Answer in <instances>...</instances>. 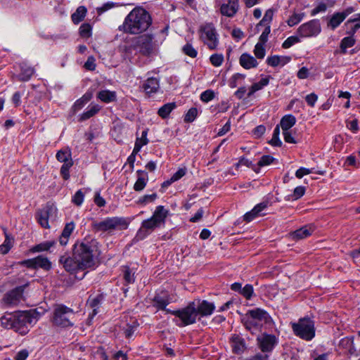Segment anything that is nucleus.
<instances>
[{
    "instance_id": "nucleus-1",
    "label": "nucleus",
    "mask_w": 360,
    "mask_h": 360,
    "mask_svg": "<svg viewBox=\"0 0 360 360\" xmlns=\"http://www.w3.org/2000/svg\"><path fill=\"white\" fill-rule=\"evenodd\" d=\"M41 316L37 309L15 311L14 331L25 335L30 330V326L34 324Z\"/></svg>"
},
{
    "instance_id": "nucleus-2",
    "label": "nucleus",
    "mask_w": 360,
    "mask_h": 360,
    "mask_svg": "<svg viewBox=\"0 0 360 360\" xmlns=\"http://www.w3.org/2000/svg\"><path fill=\"white\" fill-rule=\"evenodd\" d=\"M73 255L81 265L82 270L90 268L95 264L94 248L89 244L84 243L75 244Z\"/></svg>"
},
{
    "instance_id": "nucleus-3",
    "label": "nucleus",
    "mask_w": 360,
    "mask_h": 360,
    "mask_svg": "<svg viewBox=\"0 0 360 360\" xmlns=\"http://www.w3.org/2000/svg\"><path fill=\"white\" fill-rule=\"evenodd\" d=\"M129 221L123 217H107L101 221L94 222L92 226L96 231L111 233L114 231L126 229Z\"/></svg>"
},
{
    "instance_id": "nucleus-4",
    "label": "nucleus",
    "mask_w": 360,
    "mask_h": 360,
    "mask_svg": "<svg viewBox=\"0 0 360 360\" xmlns=\"http://www.w3.org/2000/svg\"><path fill=\"white\" fill-rule=\"evenodd\" d=\"M75 316L73 310L63 304L56 305L53 310V323L57 326L66 328L73 326Z\"/></svg>"
},
{
    "instance_id": "nucleus-5",
    "label": "nucleus",
    "mask_w": 360,
    "mask_h": 360,
    "mask_svg": "<svg viewBox=\"0 0 360 360\" xmlns=\"http://www.w3.org/2000/svg\"><path fill=\"white\" fill-rule=\"evenodd\" d=\"M292 328L296 336L304 340H311L315 335L314 323L309 318L300 319L297 323H292Z\"/></svg>"
},
{
    "instance_id": "nucleus-6",
    "label": "nucleus",
    "mask_w": 360,
    "mask_h": 360,
    "mask_svg": "<svg viewBox=\"0 0 360 360\" xmlns=\"http://www.w3.org/2000/svg\"><path fill=\"white\" fill-rule=\"evenodd\" d=\"M168 215V211L162 205L156 207L153 215L150 219L143 222L142 226L140 228L137 235L140 236L143 231H152L156 227H159L161 224H165V219Z\"/></svg>"
},
{
    "instance_id": "nucleus-7",
    "label": "nucleus",
    "mask_w": 360,
    "mask_h": 360,
    "mask_svg": "<svg viewBox=\"0 0 360 360\" xmlns=\"http://www.w3.org/2000/svg\"><path fill=\"white\" fill-rule=\"evenodd\" d=\"M167 313L174 314L176 317L179 318L182 321V324L181 325L182 326L194 323L198 316L196 312V304L194 302H190L186 307L181 310H167Z\"/></svg>"
},
{
    "instance_id": "nucleus-8",
    "label": "nucleus",
    "mask_w": 360,
    "mask_h": 360,
    "mask_svg": "<svg viewBox=\"0 0 360 360\" xmlns=\"http://www.w3.org/2000/svg\"><path fill=\"white\" fill-rule=\"evenodd\" d=\"M200 39L210 49H215L218 44L216 30L212 23H207L200 28Z\"/></svg>"
},
{
    "instance_id": "nucleus-9",
    "label": "nucleus",
    "mask_w": 360,
    "mask_h": 360,
    "mask_svg": "<svg viewBox=\"0 0 360 360\" xmlns=\"http://www.w3.org/2000/svg\"><path fill=\"white\" fill-rule=\"evenodd\" d=\"M25 286H19L4 294L1 303L7 307H15L23 300V291Z\"/></svg>"
},
{
    "instance_id": "nucleus-10",
    "label": "nucleus",
    "mask_w": 360,
    "mask_h": 360,
    "mask_svg": "<svg viewBox=\"0 0 360 360\" xmlns=\"http://www.w3.org/2000/svg\"><path fill=\"white\" fill-rule=\"evenodd\" d=\"M321 31L319 20H311L301 25L297 29V33L301 37H311L318 35Z\"/></svg>"
},
{
    "instance_id": "nucleus-11",
    "label": "nucleus",
    "mask_w": 360,
    "mask_h": 360,
    "mask_svg": "<svg viewBox=\"0 0 360 360\" xmlns=\"http://www.w3.org/2000/svg\"><path fill=\"white\" fill-rule=\"evenodd\" d=\"M153 39V35L149 34H144L136 37V47L139 49L141 54L149 56L153 53L154 50Z\"/></svg>"
},
{
    "instance_id": "nucleus-12",
    "label": "nucleus",
    "mask_w": 360,
    "mask_h": 360,
    "mask_svg": "<svg viewBox=\"0 0 360 360\" xmlns=\"http://www.w3.org/2000/svg\"><path fill=\"white\" fill-rule=\"evenodd\" d=\"M151 24L152 18L149 13L144 8L136 6V31H146Z\"/></svg>"
},
{
    "instance_id": "nucleus-13",
    "label": "nucleus",
    "mask_w": 360,
    "mask_h": 360,
    "mask_svg": "<svg viewBox=\"0 0 360 360\" xmlns=\"http://www.w3.org/2000/svg\"><path fill=\"white\" fill-rule=\"evenodd\" d=\"M257 340L259 348L264 353L272 352L278 344V339L274 335L264 334Z\"/></svg>"
},
{
    "instance_id": "nucleus-14",
    "label": "nucleus",
    "mask_w": 360,
    "mask_h": 360,
    "mask_svg": "<svg viewBox=\"0 0 360 360\" xmlns=\"http://www.w3.org/2000/svg\"><path fill=\"white\" fill-rule=\"evenodd\" d=\"M60 263L63 265L65 271L73 274L79 270H82L81 265L77 262V259L67 255H63L60 257Z\"/></svg>"
},
{
    "instance_id": "nucleus-15",
    "label": "nucleus",
    "mask_w": 360,
    "mask_h": 360,
    "mask_svg": "<svg viewBox=\"0 0 360 360\" xmlns=\"http://www.w3.org/2000/svg\"><path fill=\"white\" fill-rule=\"evenodd\" d=\"M56 209L53 206L47 205L38 214V221L44 228H49V219L53 218Z\"/></svg>"
},
{
    "instance_id": "nucleus-16",
    "label": "nucleus",
    "mask_w": 360,
    "mask_h": 360,
    "mask_svg": "<svg viewBox=\"0 0 360 360\" xmlns=\"http://www.w3.org/2000/svg\"><path fill=\"white\" fill-rule=\"evenodd\" d=\"M239 9L238 0H228L227 3L223 4L220 8L221 15L229 18L233 17Z\"/></svg>"
},
{
    "instance_id": "nucleus-17",
    "label": "nucleus",
    "mask_w": 360,
    "mask_h": 360,
    "mask_svg": "<svg viewBox=\"0 0 360 360\" xmlns=\"http://www.w3.org/2000/svg\"><path fill=\"white\" fill-rule=\"evenodd\" d=\"M230 342L234 354H241L247 348L245 340L238 334L233 335Z\"/></svg>"
},
{
    "instance_id": "nucleus-18",
    "label": "nucleus",
    "mask_w": 360,
    "mask_h": 360,
    "mask_svg": "<svg viewBox=\"0 0 360 360\" xmlns=\"http://www.w3.org/2000/svg\"><path fill=\"white\" fill-rule=\"evenodd\" d=\"M135 8H134L125 18L122 25L119 27L120 31L126 33L134 34L135 29Z\"/></svg>"
},
{
    "instance_id": "nucleus-19",
    "label": "nucleus",
    "mask_w": 360,
    "mask_h": 360,
    "mask_svg": "<svg viewBox=\"0 0 360 360\" xmlns=\"http://www.w3.org/2000/svg\"><path fill=\"white\" fill-rule=\"evenodd\" d=\"M153 302L154 306L158 309L165 310L167 312L169 309H166V307L170 302L169 295L167 292L161 291L154 297Z\"/></svg>"
},
{
    "instance_id": "nucleus-20",
    "label": "nucleus",
    "mask_w": 360,
    "mask_h": 360,
    "mask_svg": "<svg viewBox=\"0 0 360 360\" xmlns=\"http://www.w3.org/2000/svg\"><path fill=\"white\" fill-rule=\"evenodd\" d=\"M268 205V202H261L257 204L250 212H247L244 215V220L250 222L257 217H262L264 215L262 211L264 210Z\"/></svg>"
},
{
    "instance_id": "nucleus-21",
    "label": "nucleus",
    "mask_w": 360,
    "mask_h": 360,
    "mask_svg": "<svg viewBox=\"0 0 360 360\" xmlns=\"http://www.w3.org/2000/svg\"><path fill=\"white\" fill-rule=\"evenodd\" d=\"M215 309V306L213 303L209 302L207 300H202L196 305L197 314H200L202 316H210L212 314Z\"/></svg>"
},
{
    "instance_id": "nucleus-22",
    "label": "nucleus",
    "mask_w": 360,
    "mask_h": 360,
    "mask_svg": "<svg viewBox=\"0 0 360 360\" xmlns=\"http://www.w3.org/2000/svg\"><path fill=\"white\" fill-rule=\"evenodd\" d=\"M15 321V311L5 312L0 318V324L5 329H13L14 330Z\"/></svg>"
},
{
    "instance_id": "nucleus-23",
    "label": "nucleus",
    "mask_w": 360,
    "mask_h": 360,
    "mask_svg": "<svg viewBox=\"0 0 360 360\" xmlns=\"http://www.w3.org/2000/svg\"><path fill=\"white\" fill-rule=\"evenodd\" d=\"M248 316L250 319H252L256 322L257 321H264L265 323H266L270 318L266 311L259 308L249 310L246 314V316L248 317Z\"/></svg>"
},
{
    "instance_id": "nucleus-24",
    "label": "nucleus",
    "mask_w": 360,
    "mask_h": 360,
    "mask_svg": "<svg viewBox=\"0 0 360 360\" xmlns=\"http://www.w3.org/2000/svg\"><path fill=\"white\" fill-rule=\"evenodd\" d=\"M240 65L245 69L256 68L258 65L257 60L251 55L245 53H243L239 59Z\"/></svg>"
},
{
    "instance_id": "nucleus-25",
    "label": "nucleus",
    "mask_w": 360,
    "mask_h": 360,
    "mask_svg": "<svg viewBox=\"0 0 360 360\" xmlns=\"http://www.w3.org/2000/svg\"><path fill=\"white\" fill-rule=\"evenodd\" d=\"M296 123V118L292 115H286L283 116L281 121L279 128L281 127L283 132L290 131V128L292 127Z\"/></svg>"
},
{
    "instance_id": "nucleus-26",
    "label": "nucleus",
    "mask_w": 360,
    "mask_h": 360,
    "mask_svg": "<svg viewBox=\"0 0 360 360\" xmlns=\"http://www.w3.org/2000/svg\"><path fill=\"white\" fill-rule=\"evenodd\" d=\"M74 229L75 224L73 222H70L65 225L59 238V242L61 245H65L68 243Z\"/></svg>"
},
{
    "instance_id": "nucleus-27",
    "label": "nucleus",
    "mask_w": 360,
    "mask_h": 360,
    "mask_svg": "<svg viewBox=\"0 0 360 360\" xmlns=\"http://www.w3.org/2000/svg\"><path fill=\"white\" fill-rule=\"evenodd\" d=\"M290 60V57L288 56H272L267 58L266 63L271 67H276L279 65H284Z\"/></svg>"
},
{
    "instance_id": "nucleus-28",
    "label": "nucleus",
    "mask_w": 360,
    "mask_h": 360,
    "mask_svg": "<svg viewBox=\"0 0 360 360\" xmlns=\"http://www.w3.org/2000/svg\"><path fill=\"white\" fill-rule=\"evenodd\" d=\"M97 98L101 101L108 103L116 101L117 94L114 91L102 90L97 94Z\"/></svg>"
},
{
    "instance_id": "nucleus-29",
    "label": "nucleus",
    "mask_w": 360,
    "mask_h": 360,
    "mask_svg": "<svg viewBox=\"0 0 360 360\" xmlns=\"http://www.w3.org/2000/svg\"><path fill=\"white\" fill-rule=\"evenodd\" d=\"M314 228L311 226H304L300 229L296 230L292 233L293 238L300 240L309 236L314 231Z\"/></svg>"
},
{
    "instance_id": "nucleus-30",
    "label": "nucleus",
    "mask_w": 360,
    "mask_h": 360,
    "mask_svg": "<svg viewBox=\"0 0 360 360\" xmlns=\"http://www.w3.org/2000/svg\"><path fill=\"white\" fill-rule=\"evenodd\" d=\"M144 91L147 94L156 92L159 89V82L156 78H148L143 84Z\"/></svg>"
},
{
    "instance_id": "nucleus-31",
    "label": "nucleus",
    "mask_w": 360,
    "mask_h": 360,
    "mask_svg": "<svg viewBox=\"0 0 360 360\" xmlns=\"http://www.w3.org/2000/svg\"><path fill=\"white\" fill-rule=\"evenodd\" d=\"M21 72L18 76V79L20 81H28L34 72L32 68L27 66L26 64H22L20 65Z\"/></svg>"
},
{
    "instance_id": "nucleus-32",
    "label": "nucleus",
    "mask_w": 360,
    "mask_h": 360,
    "mask_svg": "<svg viewBox=\"0 0 360 360\" xmlns=\"http://www.w3.org/2000/svg\"><path fill=\"white\" fill-rule=\"evenodd\" d=\"M176 105L174 102L166 103L159 108L158 114L160 117L165 119L169 116L170 112L176 108Z\"/></svg>"
},
{
    "instance_id": "nucleus-33",
    "label": "nucleus",
    "mask_w": 360,
    "mask_h": 360,
    "mask_svg": "<svg viewBox=\"0 0 360 360\" xmlns=\"http://www.w3.org/2000/svg\"><path fill=\"white\" fill-rule=\"evenodd\" d=\"M136 173L139 174L136 179V191H141L144 188L148 181V174L141 170L136 171Z\"/></svg>"
},
{
    "instance_id": "nucleus-34",
    "label": "nucleus",
    "mask_w": 360,
    "mask_h": 360,
    "mask_svg": "<svg viewBox=\"0 0 360 360\" xmlns=\"http://www.w3.org/2000/svg\"><path fill=\"white\" fill-rule=\"evenodd\" d=\"M345 20L344 16L340 13H335L330 18L328 22V26L332 30L337 28Z\"/></svg>"
},
{
    "instance_id": "nucleus-35",
    "label": "nucleus",
    "mask_w": 360,
    "mask_h": 360,
    "mask_svg": "<svg viewBox=\"0 0 360 360\" xmlns=\"http://www.w3.org/2000/svg\"><path fill=\"white\" fill-rule=\"evenodd\" d=\"M86 13V8L84 6H79L72 15V20L75 24H78L84 18Z\"/></svg>"
},
{
    "instance_id": "nucleus-36",
    "label": "nucleus",
    "mask_w": 360,
    "mask_h": 360,
    "mask_svg": "<svg viewBox=\"0 0 360 360\" xmlns=\"http://www.w3.org/2000/svg\"><path fill=\"white\" fill-rule=\"evenodd\" d=\"M101 110V107L98 105H94L89 107V108L84 112L80 116V120H86L91 117L94 116L96 113L99 112Z\"/></svg>"
},
{
    "instance_id": "nucleus-37",
    "label": "nucleus",
    "mask_w": 360,
    "mask_h": 360,
    "mask_svg": "<svg viewBox=\"0 0 360 360\" xmlns=\"http://www.w3.org/2000/svg\"><path fill=\"white\" fill-rule=\"evenodd\" d=\"M355 39L353 37V35L349 37H344L340 42V49L342 53H345L347 52V49L352 47L355 44Z\"/></svg>"
},
{
    "instance_id": "nucleus-38",
    "label": "nucleus",
    "mask_w": 360,
    "mask_h": 360,
    "mask_svg": "<svg viewBox=\"0 0 360 360\" xmlns=\"http://www.w3.org/2000/svg\"><path fill=\"white\" fill-rule=\"evenodd\" d=\"M38 267L45 270H49L51 268V263L46 257L38 256L36 257V268Z\"/></svg>"
},
{
    "instance_id": "nucleus-39",
    "label": "nucleus",
    "mask_w": 360,
    "mask_h": 360,
    "mask_svg": "<svg viewBox=\"0 0 360 360\" xmlns=\"http://www.w3.org/2000/svg\"><path fill=\"white\" fill-rule=\"evenodd\" d=\"M101 302V299L98 296L89 298L87 301V304L92 309V314H90V316L92 318L97 314V307H98Z\"/></svg>"
},
{
    "instance_id": "nucleus-40",
    "label": "nucleus",
    "mask_w": 360,
    "mask_h": 360,
    "mask_svg": "<svg viewBox=\"0 0 360 360\" xmlns=\"http://www.w3.org/2000/svg\"><path fill=\"white\" fill-rule=\"evenodd\" d=\"M56 158L58 161L63 162L64 164L69 161H72L70 152L68 150H59L56 154Z\"/></svg>"
},
{
    "instance_id": "nucleus-41",
    "label": "nucleus",
    "mask_w": 360,
    "mask_h": 360,
    "mask_svg": "<svg viewBox=\"0 0 360 360\" xmlns=\"http://www.w3.org/2000/svg\"><path fill=\"white\" fill-rule=\"evenodd\" d=\"M280 128L279 125H276L273 133L272 139L269 141V143L274 146H281L282 141L279 139Z\"/></svg>"
},
{
    "instance_id": "nucleus-42",
    "label": "nucleus",
    "mask_w": 360,
    "mask_h": 360,
    "mask_svg": "<svg viewBox=\"0 0 360 360\" xmlns=\"http://www.w3.org/2000/svg\"><path fill=\"white\" fill-rule=\"evenodd\" d=\"M304 13H294L287 20V24L290 27H292L295 25H297L304 18Z\"/></svg>"
},
{
    "instance_id": "nucleus-43",
    "label": "nucleus",
    "mask_w": 360,
    "mask_h": 360,
    "mask_svg": "<svg viewBox=\"0 0 360 360\" xmlns=\"http://www.w3.org/2000/svg\"><path fill=\"white\" fill-rule=\"evenodd\" d=\"M55 243L56 242L54 240L41 243L34 246L33 248V251L41 252L49 250L51 247H53L55 245Z\"/></svg>"
},
{
    "instance_id": "nucleus-44",
    "label": "nucleus",
    "mask_w": 360,
    "mask_h": 360,
    "mask_svg": "<svg viewBox=\"0 0 360 360\" xmlns=\"http://www.w3.org/2000/svg\"><path fill=\"white\" fill-rule=\"evenodd\" d=\"M13 245V238H10L8 234H6V239L4 243L0 245V252L1 254H6Z\"/></svg>"
},
{
    "instance_id": "nucleus-45",
    "label": "nucleus",
    "mask_w": 360,
    "mask_h": 360,
    "mask_svg": "<svg viewBox=\"0 0 360 360\" xmlns=\"http://www.w3.org/2000/svg\"><path fill=\"white\" fill-rule=\"evenodd\" d=\"M273 15H274L273 10L268 9L265 12V14H264L263 18L262 19V20H260V22L257 24V27L261 26V25L267 26V25H270V22H271V20L273 19Z\"/></svg>"
},
{
    "instance_id": "nucleus-46",
    "label": "nucleus",
    "mask_w": 360,
    "mask_h": 360,
    "mask_svg": "<svg viewBox=\"0 0 360 360\" xmlns=\"http://www.w3.org/2000/svg\"><path fill=\"white\" fill-rule=\"evenodd\" d=\"M355 16V18H350L347 21V24L356 22L355 25L351 29V31L349 32V34L351 35H354L356 33V32L360 28V13L356 14Z\"/></svg>"
},
{
    "instance_id": "nucleus-47",
    "label": "nucleus",
    "mask_w": 360,
    "mask_h": 360,
    "mask_svg": "<svg viewBox=\"0 0 360 360\" xmlns=\"http://www.w3.org/2000/svg\"><path fill=\"white\" fill-rule=\"evenodd\" d=\"M148 129L142 131L141 137L140 139L136 138V153L140 150L141 148L146 145L148 142L147 139Z\"/></svg>"
},
{
    "instance_id": "nucleus-48",
    "label": "nucleus",
    "mask_w": 360,
    "mask_h": 360,
    "mask_svg": "<svg viewBox=\"0 0 360 360\" xmlns=\"http://www.w3.org/2000/svg\"><path fill=\"white\" fill-rule=\"evenodd\" d=\"M156 198H157L156 193H153L150 195H145L139 198L138 201H136V203L143 206V205H147L149 202H153Z\"/></svg>"
},
{
    "instance_id": "nucleus-49",
    "label": "nucleus",
    "mask_w": 360,
    "mask_h": 360,
    "mask_svg": "<svg viewBox=\"0 0 360 360\" xmlns=\"http://www.w3.org/2000/svg\"><path fill=\"white\" fill-rule=\"evenodd\" d=\"M264 44H265L258 42L255 46L254 53L259 59H262L265 56L266 51L264 49Z\"/></svg>"
},
{
    "instance_id": "nucleus-50",
    "label": "nucleus",
    "mask_w": 360,
    "mask_h": 360,
    "mask_svg": "<svg viewBox=\"0 0 360 360\" xmlns=\"http://www.w3.org/2000/svg\"><path fill=\"white\" fill-rule=\"evenodd\" d=\"M182 51L185 55L193 58H195L198 54L197 51L193 47V46L191 44L188 43H187L186 45L183 46Z\"/></svg>"
},
{
    "instance_id": "nucleus-51",
    "label": "nucleus",
    "mask_w": 360,
    "mask_h": 360,
    "mask_svg": "<svg viewBox=\"0 0 360 360\" xmlns=\"http://www.w3.org/2000/svg\"><path fill=\"white\" fill-rule=\"evenodd\" d=\"M79 34L83 38H89L91 35V26L89 23L82 24L79 27Z\"/></svg>"
},
{
    "instance_id": "nucleus-52",
    "label": "nucleus",
    "mask_w": 360,
    "mask_h": 360,
    "mask_svg": "<svg viewBox=\"0 0 360 360\" xmlns=\"http://www.w3.org/2000/svg\"><path fill=\"white\" fill-rule=\"evenodd\" d=\"M253 292V286L250 284H247L242 288L240 294L247 300H250L252 297Z\"/></svg>"
},
{
    "instance_id": "nucleus-53",
    "label": "nucleus",
    "mask_w": 360,
    "mask_h": 360,
    "mask_svg": "<svg viewBox=\"0 0 360 360\" xmlns=\"http://www.w3.org/2000/svg\"><path fill=\"white\" fill-rule=\"evenodd\" d=\"M72 161H69L65 164H63L60 168V174L63 176V179L67 180L70 177L69 169L72 166Z\"/></svg>"
},
{
    "instance_id": "nucleus-54",
    "label": "nucleus",
    "mask_w": 360,
    "mask_h": 360,
    "mask_svg": "<svg viewBox=\"0 0 360 360\" xmlns=\"http://www.w3.org/2000/svg\"><path fill=\"white\" fill-rule=\"evenodd\" d=\"M210 60L214 66L219 67L222 64L224 61V56L222 54L215 53L210 56Z\"/></svg>"
},
{
    "instance_id": "nucleus-55",
    "label": "nucleus",
    "mask_w": 360,
    "mask_h": 360,
    "mask_svg": "<svg viewBox=\"0 0 360 360\" xmlns=\"http://www.w3.org/2000/svg\"><path fill=\"white\" fill-rule=\"evenodd\" d=\"M300 42V39L296 36H291L287 38L282 44V47L284 49H288L296 43Z\"/></svg>"
},
{
    "instance_id": "nucleus-56",
    "label": "nucleus",
    "mask_w": 360,
    "mask_h": 360,
    "mask_svg": "<svg viewBox=\"0 0 360 360\" xmlns=\"http://www.w3.org/2000/svg\"><path fill=\"white\" fill-rule=\"evenodd\" d=\"M197 114H198L197 108H190L184 117V121L186 122H193L195 119Z\"/></svg>"
},
{
    "instance_id": "nucleus-57",
    "label": "nucleus",
    "mask_w": 360,
    "mask_h": 360,
    "mask_svg": "<svg viewBox=\"0 0 360 360\" xmlns=\"http://www.w3.org/2000/svg\"><path fill=\"white\" fill-rule=\"evenodd\" d=\"M214 97V93L212 90H206L200 95V99L205 103L212 101Z\"/></svg>"
},
{
    "instance_id": "nucleus-58",
    "label": "nucleus",
    "mask_w": 360,
    "mask_h": 360,
    "mask_svg": "<svg viewBox=\"0 0 360 360\" xmlns=\"http://www.w3.org/2000/svg\"><path fill=\"white\" fill-rule=\"evenodd\" d=\"M275 159L271 155H263L258 162L259 167H264L270 165Z\"/></svg>"
},
{
    "instance_id": "nucleus-59",
    "label": "nucleus",
    "mask_w": 360,
    "mask_h": 360,
    "mask_svg": "<svg viewBox=\"0 0 360 360\" xmlns=\"http://www.w3.org/2000/svg\"><path fill=\"white\" fill-rule=\"evenodd\" d=\"M271 32V26L270 25H267L265 26V29L259 37V42L262 44H266L268 41L269 34Z\"/></svg>"
},
{
    "instance_id": "nucleus-60",
    "label": "nucleus",
    "mask_w": 360,
    "mask_h": 360,
    "mask_svg": "<svg viewBox=\"0 0 360 360\" xmlns=\"http://www.w3.org/2000/svg\"><path fill=\"white\" fill-rule=\"evenodd\" d=\"M353 342H354L353 337H345L340 341L339 345L340 347L347 349L349 347L352 346Z\"/></svg>"
},
{
    "instance_id": "nucleus-61",
    "label": "nucleus",
    "mask_w": 360,
    "mask_h": 360,
    "mask_svg": "<svg viewBox=\"0 0 360 360\" xmlns=\"http://www.w3.org/2000/svg\"><path fill=\"white\" fill-rule=\"evenodd\" d=\"M84 200V193L82 191H78L76 192L75 195L72 198V202L77 206L81 205Z\"/></svg>"
},
{
    "instance_id": "nucleus-62",
    "label": "nucleus",
    "mask_w": 360,
    "mask_h": 360,
    "mask_svg": "<svg viewBox=\"0 0 360 360\" xmlns=\"http://www.w3.org/2000/svg\"><path fill=\"white\" fill-rule=\"evenodd\" d=\"M244 326L245 328L248 330H251L254 328H256L257 326V323L255 321H254L252 319H250V316L245 319V318L243 320Z\"/></svg>"
},
{
    "instance_id": "nucleus-63",
    "label": "nucleus",
    "mask_w": 360,
    "mask_h": 360,
    "mask_svg": "<svg viewBox=\"0 0 360 360\" xmlns=\"http://www.w3.org/2000/svg\"><path fill=\"white\" fill-rule=\"evenodd\" d=\"M96 63H95V58L94 56H89L87 58V60L84 63V68L86 70L93 71L96 69Z\"/></svg>"
},
{
    "instance_id": "nucleus-64",
    "label": "nucleus",
    "mask_w": 360,
    "mask_h": 360,
    "mask_svg": "<svg viewBox=\"0 0 360 360\" xmlns=\"http://www.w3.org/2000/svg\"><path fill=\"white\" fill-rule=\"evenodd\" d=\"M29 356V352L24 349L19 351L15 356V360H26Z\"/></svg>"
}]
</instances>
